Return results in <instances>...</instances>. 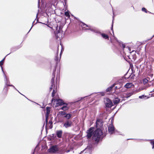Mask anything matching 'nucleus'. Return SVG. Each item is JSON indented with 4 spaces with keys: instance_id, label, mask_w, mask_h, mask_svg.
<instances>
[{
    "instance_id": "nucleus-17",
    "label": "nucleus",
    "mask_w": 154,
    "mask_h": 154,
    "mask_svg": "<svg viewBox=\"0 0 154 154\" xmlns=\"http://www.w3.org/2000/svg\"><path fill=\"white\" fill-rule=\"evenodd\" d=\"M51 82L52 83V85H51V86L50 88V90H51L53 89V87L54 85H53V84L54 83V77H53L52 79H51Z\"/></svg>"
},
{
    "instance_id": "nucleus-8",
    "label": "nucleus",
    "mask_w": 154,
    "mask_h": 154,
    "mask_svg": "<svg viewBox=\"0 0 154 154\" xmlns=\"http://www.w3.org/2000/svg\"><path fill=\"white\" fill-rule=\"evenodd\" d=\"M50 108L47 107H46V123H47L48 122V116L49 114V113L50 112Z\"/></svg>"
},
{
    "instance_id": "nucleus-7",
    "label": "nucleus",
    "mask_w": 154,
    "mask_h": 154,
    "mask_svg": "<svg viewBox=\"0 0 154 154\" xmlns=\"http://www.w3.org/2000/svg\"><path fill=\"white\" fill-rule=\"evenodd\" d=\"M114 127L112 125H110L108 127V131L109 133L112 134L114 132Z\"/></svg>"
},
{
    "instance_id": "nucleus-10",
    "label": "nucleus",
    "mask_w": 154,
    "mask_h": 154,
    "mask_svg": "<svg viewBox=\"0 0 154 154\" xmlns=\"http://www.w3.org/2000/svg\"><path fill=\"white\" fill-rule=\"evenodd\" d=\"M134 86L133 84L132 83L129 82L126 84L125 85V87L127 88H128L131 87H133Z\"/></svg>"
},
{
    "instance_id": "nucleus-25",
    "label": "nucleus",
    "mask_w": 154,
    "mask_h": 154,
    "mask_svg": "<svg viewBox=\"0 0 154 154\" xmlns=\"http://www.w3.org/2000/svg\"><path fill=\"white\" fill-rule=\"evenodd\" d=\"M58 25H56V26H55V29L56 30H57L58 29Z\"/></svg>"
},
{
    "instance_id": "nucleus-5",
    "label": "nucleus",
    "mask_w": 154,
    "mask_h": 154,
    "mask_svg": "<svg viewBox=\"0 0 154 154\" xmlns=\"http://www.w3.org/2000/svg\"><path fill=\"white\" fill-rule=\"evenodd\" d=\"M106 105V107H110L112 106V103L111 101L108 98L106 99L105 101Z\"/></svg>"
},
{
    "instance_id": "nucleus-22",
    "label": "nucleus",
    "mask_w": 154,
    "mask_h": 154,
    "mask_svg": "<svg viewBox=\"0 0 154 154\" xmlns=\"http://www.w3.org/2000/svg\"><path fill=\"white\" fill-rule=\"evenodd\" d=\"M56 92L55 91V90H54L53 91V92L52 94V97H54L55 94Z\"/></svg>"
},
{
    "instance_id": "nucleus-26",
    "label": "nucleus",
    "mask_w": 154,
    "mask_h": 154,
    "mask_svg": "<svg viewBox=\"0 0 154 154\" xmlns=\"http://www.w3.org/2000/svg\"><path fill=\"white\" fill-rule=\"evenodd\" d=\"M133 94V93H131L128 94L129 95L128 96V97H129L130 96H131V95H132Z\"/></svg>"
},
{
    "instance_id": "nucleus-13",
    "label": "nucleus",
    "mask_w": 154,
    "mask_h": 154,
    "mask_svg": "<svg viewBox=\"0 0 154 154\" xmlns=\"http://www.w3.org/2000/svg\"><path fill=\"white\" fill-rule=\"evenodd\" d=\"M120 101L119 99L118 98H116L113 100V102L114 104H116L119 103Z\"/></svg>"
},
{
    "instance_id": "nucleus-15",
    "label": "nucleus",
    "mask_w": 154,
    "mask_h": 154,
    "mask_svg": "<svg viewBox=\"0 0 154 154\" xmlns=\"http://www.w3.org/2000/svg\"><path fill=\"white\" fill-rule=\"evenodd\" d=\"M114 87V85H113L109 87L108 88L106 89V92H109L112 89V88H113Z\"/></svg>"
},
{
    "instance_id": "nucleus-28",
    "label": "nucleus",
    "mask_w": 154,
    "mask_h": 154,
    "mask_svg": "<svg viewBox=\"0 0 154 154\" xmlns=\"http://www.w3.org/2000/svg\"><path fill=\"white\" fill-rule=\"evenodd\" d=\"M144 97V96L143 95V96H139V98H143Z\"/></svg>"
},
{
    "instance_id": "nucleus-12",
    "label": "nucleus",
    "mask_w": 154,
    "mask_h": 154,
    "mask_svg": "<svg viewBox=\"0 0 154 154\" xmlns=\"http://www.w3.org/2000/svg\"><path fill=\"white\" fill-rule=\"evenodd\" d=\"M72 115L69 113L66 114L64 117L66 119L68 120L69 119L72 117Z\"/></svg>"
},
{
    "instance_id": "nucleus-33",
    "label": "nucleus",
    "mask_w": 154,
    "mask_h": 154,
    "mask_svg": "<svg viewBox=\"0 0 154 154\" xmlns=\"http://www.w3.org/2000/svg\"><path fill=\"white\" fill-rule=\"evenodd\" d=\"M50 122L51 123V124H52V123L51 122H50Z\"/></svg>"
},
{
    "instance_id": "nucleus-11",
    "label": "nucleus",
    "mask_w": 154,
    "mask_h": 154,
    "mask_svg": "<svg viewBox=\"0 0 154 154\" xmlns=\"http://www.w3.org/2000/svg\"><path fill=\"white\" fill-rule=\"evenodd\" d=\"M62 131L61 130L57 131L56 132V134L57 137L59 138H61Z\"/></svg>"
},
{
    "instance_id": "nucleus-24",
    "label": "nucleus",
    "mask_w": 154,
    "mask_h": 154,
    "mask_svg": "<svg viewBox=\"0 0 154 154\" xmlns=\"http://www.w3.org/2000/svg\"><path fill=\"white\" fill-rule=\"evenodd\" d=\"M99 121L98 120H97L96 122V126L97 128L98 127V125L99 124Z\"/></svg>"
},
{
    "instance_id": "nucleus-1",
    "label": "nucleus",
    "mask_w": 154,
    "mask_h": 154,
    "mask_svg": "<svg viewBox=\"0 0 154 154\" xmlns=\"http://www.w3.org/2000/svg\"><path fill=\"white\" fill-rule=\"evenodd\" d=\"M2 62L0 61V66L1 67L2 71L4 74V76L5 78V86L3 89V92L6 93L8 89V88L10 86V82H9V79H7L6 76L5 74V72L3 70L2 67Z\"/></svg>"
},
{
    "instance_id": "nucleus-4",
    "label": "nucleus",
    "mask_w": 154,
    "mask_h": 154,
    "mask_svg": "<svg viewBox=\"0 0 154 154\" xmlns=\"http://www.w3.org/2000/svg\"><path fill=\"white\" fill-rule=\"evenodd\" d=\"M72 124V122L71 121L67 120L63 124V127L66 128L71 127Z\"/></svg>"
},
{
    "instance_id": "nucleus-31",
    "label": "nucleus",
    "mask_w": 154,
    "mask_h": 154,
    "mask_svg": "<svg viewBox=\"0 0 154 154\" xmlns=\"http://www.w3.org/2000/svg\"><path fill=\"white\" fill-rule=\"evenodd\" d=\"M128 49L130 51H131L130 48H128Z\"/></svg>"
},
{
    "instance_id": "nucleus-27",
    "label": "nucleus",
    "mask_w": 154,
    "mask_h": 154,
    "mask_svg": "<svg viewBox=\"0 0 154 154\" xmlns=\"http://www.w3.org/2000/svg\"><path fill=\"white\" fill-rule=\"evenodd\" d=\"M5 57L1 61V62H2V65L3 64V62H4V60H5Z\"/></svg>"
},
{
    "instance_id": "nucleus-19",
    "label": "nucleus",
    "mask_w": 154,
    "mask_h": 154,
    "mask_svg": "<svg viewBox=\"0 0 154 154\" xmlns=\"http://www.w3.org/2000/svg\"><path fill=\"white\" fill-rule=\"evenodd\" d=\"M148 82V80L147 79H145L143 80V83L144 84H146Z\"/></svg>"
},
{
    "instance_id": "nucleus-16",
    "label": "nucleus",
    "mask_w": 154,
    "mask_h": 154,
    "mask_svg": "<svg viewBox=\"0 0 154 154\" xmlns=\"http://www.w3.org/2000/svg\"><path fill=\"white\" fill-rule=\"evenodd\" d=\"M61 109L64 111H66L68 109V107L67 106H63L61 108Z\"/></svg>"
},
{
    "instance_id": "nucleus-3",
    "label": "nucleus",
    "mask_w": 154,
    "mask_h": 154,
    "mask_svg": "<svg viewBox=\"0 0 154 154\" xmlns=\"http://www.w3.org/2000/svg\"><path fill=\"white\" fill-rule=\"evenodd\" d=\"M54 101V102L56 101L57 102V106L58 105H63L65 104V103H64V102L60 99H52V101Z\"/></svg>"
},
{
    "instance_id": "nucleus-21",
    "label": "nucleus",
    "mask_w": 154,
    "mask_h": 154,
    "mask_svg": "<svg viewBox=\"0 0 154 154\" xmlns=\"http://www.w3.org/2000/svg\"><path fill=\"white\" fill-rule=\"evenodd\" d=\"M142 11H144V12H145L146 13L147 12V11H146V9L145 8H142Z\"/></svg>"
},
{
    "instance_id": "nucleus-30",
    "label": "nucleus",
    "mask_w": 154,
    "mask_h": 154,
    "mask_svg": "<svg viewBox=\"0 0 154 154\" xmlns=\"http://www.w3.org/2000/svg\"><path fill=\"white\" fill-rule=\"evenodd\" d=\"M104 93H102V96H104Z\"/></svg>"
},
{
    "instance_id": "nucleus-29",
    "label": "nucleus",
    "mask_w": 154,
    "mask_h": 154,
    "mask_svg": "<svg viewBox=\"0 0 154 154\" xmlns=\"http://www.w3.org/2000/svg\"><path fill=\"white\" fill-rule=\"evenodd\" d=\"M122 46L123 48H124L125 47V45H124L122 44Z\"/></svg>"
},
{
    "instance_id": "nucleus-34",
    "label": "nucleus",
    "mask_w": 154,
    "mask_h": 154,
    "mask_svg": "<svg viewBox=\"0 0 154 154\" xmlns=\"http://www.w3.org/2000/svg\"><path fill=\"white\" fill-rule=\"evenodd\" d=\"M57 36H58V34H57Z\"/></svg>"
},
{
    "instance_id": "nucleus-6",
    "label": "nucleus",
    "mask_w": 154,
    "mask_h": 154,
    "mask_svg": "<svg viewBox=\"0 0 154 154\" xmlns=\"http://www.w3.org/2000/svg\"><path fill=\"white\" fill-rule=\"evenodd\" d=\"M58 150L57 146H53L48 149V151L51 153H54L56 152Z\"/></svg>"
},
{
    "instance_id": "nucleus-18",
    "label": "nucleus",
    "mask_w": 154,
    "mask_h": 154,
    "mask_svg": "<svg viewBox=\"0 0 154 154\" xmlns=\"http://www.w3.org/2000/svg\"><path fill=\"white\" fill-rule=\"evenodd\" d=\"M59 114L61 116H65L66 114V113L64 111H60V112L59 113Z\"/></svg>"
},
{
    "instance_id": "nucleus-2",
    "label": "nucleus",
    "mask_w": 154,
    "mask_h": 154,
    "mask_svg": "<svg viewBox=\"0 0 154 154\" xmlns=\"http://www.w3.org/2000/svg\"><path fill=\"white\" fill-rule=\"evenodd\" d=\"M103 134L102 130L100 129H97L93 133V139L97 142H98L102 137Z\"/></svg>"
},
{
    "instance_id": "nucleus-23",
    "label": "nucleus",
    "mask_w": 154,
    "mask_h": 154,
    "mask_svg": "<svg viewBox=\"0 0 154 154\" xmlns=\"http://www.w3.org/2000/svg\"><path fill=\"white\" fill-rule=\"evenodd\" d=\"M151 144L153 145L152 148L153 149L154 148V141H152L151 142Z\"/></svg>"
},
{
    "instance_id": "nucleus-14",
    "label": "nucleus",
    "mask_w": 154,
    "mask_h": 154,
    "mask_svg": "<svg viewBox=\"0 0 154 154\" xmlns=\"http://www.w3.org/2000/svg\"><path fill=\"white\" fill-rule=\"evenodd\" d=\"M101 35L103 38H105V39H109V36L107 35H106L105 34L103 33V34H101Z\"/></svg>"
},
{
    "instance_id": "nucleus-32",
    "label": "nucleus",
    "mask_w": 154,
    "mask_h": 154,
    "mask_svg": "<svg viewBox=\"0 0 154 154\" xmlns=\"http://www.w3.org/2000/svg\"><path fill=\"white\" fill-rule=\"evenodd\" d=\"M57 59H58V58L57 57L55 59V60H57Z\"/></svg>"
},
{
    "instance_id": "nucleus-20",
    "label": "nucleus",
    "mask_w": 154,
    "mask_h": 154,
    "mask_svg": "<svg viewBox=\"0 0 154 154\" xmlns=\"http://www.w3.org/2000/svg\"><path fill=\"white\" fill-rule=\"evenodd\" d=\"M65 15L66 17H69L70 16L69 13L68 12H66L65 13Z\"/></svg>"
},
{
    "instance_id": "nucleus-9",
    "label": "nucleus",
    "mask_w": 154,
    "mask_h": 154,
    "mask_svg": "<svg viewBox=\"0 0 154 154\" xmlns=\"http://www.w3.org/2000/svg\"><path fill=\"white\" fill-rule=\"evenodd\" d=\"M93 130L92 128H90L87 131V137L88 138H89L92 136V132Z\"/></svg>"
}]
</instances>
